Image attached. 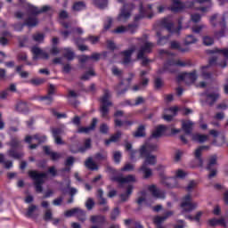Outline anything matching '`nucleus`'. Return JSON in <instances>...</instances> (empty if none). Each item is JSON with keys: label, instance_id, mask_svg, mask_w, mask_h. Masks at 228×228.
I'll return each mask as SVG.
<instances>
[{"label": "nucleus", "instance_id": "f257e3e1", "mask_svg": "<svg viewBox=\"0 0 228 228\" xmlns=\"http://www.w3.org/2000/svg\"><path fill=\"white\" fill-rule=\"evenodd\" d=\"M167 131V126L160 125L156 127L152 132L151 138L147 141L139 150L141 158H145L144 162L139 172H142L144 179H149L152 175V169H151L147 165H156L158 159L156 155H151V152H156L158 151V143L151 142V138H161L165 132Z\"/></svg>", "mask_w": 228, "mask_h": 228}, {"label": "nucleus", "instance_id": "f03ea898", "mask_svg": "<svg viewBox=\"0 0 228 228\" xmlns=\"http://www.w3.org/2000/svg\"><path fill=\"white\" fill-rule=\"evenodd\" d=\"M173 1L172 6H170L169 10L173 12V13H177L179 12H183V10H185V8H195L197 4H204L205 3H208V6L207 7H200L197 8L201 13H206V12H208L209 8L213 6V3L211 0H192V1H187L184 4L181 3L179 0H171Z\"/></svg>", "mask_w": 228, "mask_h": 228}, {"label": "nucleus", "instance_id": "7ed1b4c3", "mask_svg": "<svg viewBox=\"0 0 228 228\" xmlns=\"http://www.w3.org/2000/svg\"><path fill=\"white\" fill-rule=\"evenodd\" d=\"M159 54L161 56L165 55L166 58H169V60L164 64L162 69H159L158 74H163L164 72H175V69H177V67H186V64L182 61H174L173 53L165 50H160Z\"/></svg>", "mask_w": 228, "mask_h": 228}, {"label": "nucleus", "instance_id": "20e7f679", "mask_svg": "<svg viewBox=\"0 0 228 228\" xmlns=\"http://www.w3.org/2000/svg\"><path fill=\"white\" fill-rule=\"evenodd\" d=\"M137 44L142 45L137 53V60H142V66L147 67L151 63V60L145 58V54L152 53L154 44L145 41V38L142 37L137 38Z\"/></svg>", "mask_w": 228, "mask_h": 228}, {"label": "nucleus", "instance_id": "39448f33", "mask_svg": "<svg viewBox=\"0 0 228 228\" xmlns=\"http://www.w3.org/2000/svg\"><path fill=\"white\" fill-rule=\"evenodd\" d=\"M110 97H111V94H110V90H103V96L100 99L101 106H100V113L102 118H110L108 116L110 113V107L113 106V103L110 101Z\"/></svg>", "mask_w": 228, "mask_h": 228}, {"label": "nucleus", "instance_id": "423d86ee", "mask_svg": "<svg viewBox=\"0 0 228 228\" xmlns=\"http://www.w3.org/2000/svg\"><path fill=\"white\" fill-rule=\"evenodd\" d=\"M227 19L228 12H224L221 17H219L218 14H214L210 18V24H212V26H216V22H218L221 28V31L216 33V37H217V38H222V37H225V28H227L225 20H227Z\"/></svg>", "mask_w": 228, "mask_h": 228}, {"label": "nucleus", "instance_id": "0eeeda50", "mask_svg": "<svg viewBox=\"0 0 228 228\" xmlns=\"http://www.w3.org/2000/svg\"><path fill=\"white\" fill-rule=\"evenodd\" d=\"M28 177H31V179L34 181V185L36 188V191L37 193H42L44 189L42 188V184H44L45 177H47L46 173H38L35 170L28 171Z\"/></svg>", "mask_w": 228, "mask_h": 228}, {"label": "nucleus", "instance_id": "6e6552de", "mask_svg": "<svg viewBox=\"0 0 228 228\" xmlns=\"http://www.w3.org/2000/svg\"><path fill=\"white\" fill-rule=\"evenodd\" d=\"M178 24L179 26L177 28L174 27V22H172V18L167 17V18H164L161 21H160V26L162 28H165L168 30L169 33L175 34L179 36L181 33V29H183L182 27V22L181 20H178Z\"/></svg>", "mask_w": 228, "mask_h": 228}, {"label": "nucleus", "instance_id": "1a4fd4ad", "mask_svg": "<svg viewBox=\"0 0 228 228\" xmlns=\"http://www.w3.org/2000/svg\"><path fill=\"white\" fill-rule=\"evenodd\" d=\"M10 145L11 150L8 151V155L14 159H20L24 153L22 151H15L16 149H20V141L17 138H12L11 142L8 143Z\"/></svg>", "mask_w": 228, "mask_h": 228}, {"label": "nucleus", "instance_id": "9d476101", "mask_svg": "<svg viewBox=\"0 0 228 228\" xmlns=\"http://www.w3.org/2000/svg\"><path fill=\"white\" fill-rule=\"evenodd\" d=\"M145 17H147V19H152V17H154L152 4L143 5V4L140 2L139 14L135 16L134 20H140V19H143Z\"/></svg>", "mask_w": 228, "mask_h": 228}, {"label": "nucleus", "instance_id": "9b49d317", "mask_svg": "<svg viewBox=\"0 0 228 228\" xmlns=\"http://www.w3.org/2000/svg\"><path fill=\"white\" fill-rule=\"evenodd\" d=\"M220 98V93L218 91L211 92V91H206L205 93L201 94V102L204 104V101L208 106H213L215 104L216 101H218Z\"/></svg>", "mask_w": 228, "mask_h": 228}, {"label": "nucleus", "instance_id": "f8f14e48", "mask_svg": "<svg viewBox=\"0 0 228 228\" xmlns=\"http://www.w3.org/2000/svg\"><path fill=\"white\" fill-rule=\"evenodd\" d=\"M134 9V4H125L118 16V22H126L131 17V12Z\"/></svg>", "mask_w": 228, "mask_h": 228}, {"label": "nucleus", "instance_id": "ddd939ff", "mask_svg": "<svg viewBox=\"0 0 228 228\" xmlns=\"http://www.w3.org/2000/svg\"><path fill=\"white\" fill-rule=\"evenodd\" d=\"M111 181L114 183H118L120 188H124V184H130V183H135L136 182V176L134 175H128L127 176H112L110 178Z\"/></svg>", "mask_w": 228, "mask_h": 228}, {"label": "nucleus", "instance_id": "4468645a", "mask_svg": "<svg viewBox=\"0 0 228 228\" xmlns=\"http://www.w3.org/2000/svg\"><path fill=\"white\" fill-rule=\"evenodd\" d=\"M182 212L183 213H191V211H193V209L197 208V203L191 202V195L187 194L182 201L181 204Z\"/></svg>", "mask_w": 228, "mask_h": 228}, {"label": "nucleus", "instance_id": "2eb2a0df", "mask_svg": "<svg viewBox=\"0 0 228 228\" xmlns=\"http://www.w3.org/2000/svg\"><path fill=\"white\" fill-rule=\"evenodd\" d=\"M175 177L165 178V175H161V178L163 179L162 183L167 186V188H179L178 185H172V183H168L167 181H175V179H184L186 177V173L182 169H178L175 172Z\"/></svg>", "mask_w": 228, "mask_h": 228}, {"label": "nucleus", "instance_id": "dca6fc26", "mask_svg": "<svg viewBox=\"0 0 228 228\" xmlns=\"http://www.w3.org/2000/svg\"><path fill=\"white\" fill-rule=\"evenodd\" d=\"M178 83L181 81H184L185 85H192L195 81H197V71L194 70L191 73H183L177 77Z\"/></svg>", "mask_w": 228, "mask_h": 228}, {"label": "nucleus", "instance_id": "f3484780", "mask_svg": "<svg viewBox=\"0 0 228 228\" xmlns=\"http://www.w3.org/2000/svg\"><path fill=\"white\" fill-rule=\"evenodd\" d=\"M33 140H36L37 142V144L35 143V144L29 145L28 149H30V150L37 149V147H38V145H40V143H44V142H46L47 136L40 135V134H35L34 136L28 135L25 138L26 143H31V142H33Z\"/></svg>", "mask_w": 228, "mask_h": 228}, {"label": "nucleus", "instance_id": "a211bd4d", "mask_svg": "<svg viewBox=\"0 0 228 228\" xmlns=\"http://www.w3.org/2000/svg\"><path fill=\"white\" fill-rule=\"evenodd\" d=\"M38 24V19H37V16H29L28 19H27L26 22L17 23L14 25L15 31H20L21 29H24V26H28V28H35Z\"/></svg>", "mask_w": 228, "mask_h": 228}, {"label": "nucleus", "instance_id": "6ab92c4d", "mask_svg": "<svg viewBox=\"0 0 228 228\" xmlns=\"http://www.w3.org/2000/svg\"><path fill=\"white\" fill-rule=\"evenodd\" d=\"M33 53V60H49V53L40 49L38 46L31 48Z\"/></svg>", "mask_w": 228, "mask_h": 228}, {"label": "nucleus", "instance_id": "aec40b11", "mask_svg": "<svg viewBox=\"0 0 228 228\" xmlns=\"http://www.w3.org/2000/svg\"><path fill=\"white\" fill-rule=\"evenodd\" d=\"M215 53H218V54H223L224 56V60L223 61V62L219 63V67H222V69H225V67H227V60H228V49L224 48V49H218L216 48L215 50H210L208 52V54H215Z\"/></svg>", "mask_w": 228, "mask_h": 228}, {"label": "nucleus", "instance_id": "412c9836", "mask_svg": "<svg viewBox=\"0 0 228 228\" xmlns=\"http://www.w3.org/2000/svg\"><path fill=\"white\" fill-rule=\"evenodd\" d=\"M136 29H138V25L129 24L127 27H124V26L118 27L116 29L112 30V33H116L118 35L126 33V31H129L130 33H136Z\"/></svg>", "mask_w": 228, "mask_h": 228}, {"label": "nucleus", "instance_id": "4be33fe9", "mask_svg": "<svg viewBox=\"0 0 228 228\" xmlns=\"http://www.w3.org/2000/svg\"><path fill=\"white\" fill-rule=\"evenodd\" d=\"M146 74H149V71L143 70L141 72V82L139 83V85L134 86L132 88L133 92H138L139 90H143V88H145L149 85V78L143 77Z\"/></svg>", "mask_w": 228, "mask_h": 228}, {"label": "nucleus", "instance_id": "5701e85b", "mask_svg": "<svg viewBox=\"0 0 228 228\" xmlns=\"http://www.w3.org/2000/svg\"><path fill=\"white\" fill-rule=\"evenodd\" d=\"M134 51H136V46L133 45L128 50L121 53L123 56V65H129V63H131V56Z\"/></svg>", "mask_w": 228, "mask_h": 228}, {"label": "nucleus", "instance_id": "b1692460", "mask_svg": "<svg viewBox=\"0 0 228 228\" xmlns=\"http://www.w3.org/2000/svg\"><path fill=\"white\" fill-rule=\"evenodd\" d=\"M101 60L100 53H93L92 56L82 55L79 57L80 63H90L91 61H99Z\"/></svg>", "mask_w": 228, "mask_h": 228}, {"label": "nucleus", "instance_id": "393cba45", "mask_svg": "<svg viewBox=\"0 0 228 228\" xmlns=\"http://www.w3.org/2000/svg\"><path fill=\"white\" fill-rule=\"evenodd\" d=\"M148 190L155 199H165V191L157 189L156 185H150Z\"/></svg>", "mask_w": 228, "mask_h": 228}, {"label": "nucleus", "instance_id": "a878e982", "mask_svg": "<svg viewBox=\"0 0 228 228\" xmlns=\"http://www.w3.org/2000/svg\"><path fill=\"white\" fill-rule=\"evenodd\" d=\"M209 149V146H200L194 152V156L199 162V167L204 165V160L202 159V151Z\"/></svg>", "mask_w": 228, "mask_h": 228}, {"label": "nucleus", "instance_id": "bb28decb", "mask_svg": "<svg viewBox=\"0 0 228 228\" xmlns=\"http://www.w3.org/2000/svg\"><path fill=\"white\" fill-rule=\"evenodd\" d=\"M43 151L46 156H50L53 161H58L60 158H61V154L54 151H51V148L49 146L43 147Z\"/></svg>", "mask_w": 228, "mask_h": 228}, {"label": "nucleus", "instance_id": "cd10ccee", "mask_svg": "<svg viewBox=\"0 0 228 228\" xmlns=\"http://www.w3.org/2000/svg\"><path fill=\"white\" fill-rule=\"evenodd\" d=\"M54 86L50 85L48 89V95L41 98V101H43L44 104H51V102H53V95L54 94Z\"/></svg>", "mask_w": 228, "mask_h": 228}, {"label": "nucleus", "instance_id": "c85d7f7f", "mask_svg": "<svg viewBox=\"0 0 228 228\" xmlns=\"http://www.w3.org/2000/svg\"><path fill=\"white\" fill-rule=\"evenodd\" d=\"M51 7L49 5H45L41 9H38V7H35L33 5L28 6V10L30 13L33 15H38V13H45V12H47L50 10Z\"/></svg>", "mask_w": 228, "mask_h": 228}, {"label": "nucleus", "instance_id": "c756f323", "mask_svg": "<svg viewBox=\"0 0 228 228\" xmlns=\"http://www.w3.org/2000/svg\"><path fill=\"white\" fill-rule=\"evenodd\" d=\"M172 215H174V213L172 211H169L167 212L166 215L163 216H157L154 217L153 223L155 224V225H161L162 223H164L167 218L172 216Z\"/></svg>", "mask_w": 228, "mask_h": 228}, {"label": "nucleus", "instance_id": "7c9ffc66", "mask_svg": "<svg viewBox=\"0 0 228 228\" xmlns=\"http://www.w3.org/2000/svg\"><path fill=\"white\" fill-rule=\"evenodd\" d=\"M92 148V140L91 139H86L84 142V146L79 147L77 151H74L72 150V148H70L71 152H86V151H88V149Z\"/></svg>", "mask_w": 228, "mask_h": 228}, {"label": "nucleus", "instance_id": "2f4dec72", "mask_svg": "<svg viewBox=\"0 0 228 228\" xmlns=\"http://www.w3.org/2000/svg\"><path fill=\"white\" fill-rule=\"evenodd\" d=\"M182 128L184 131L185 134H191V131H193V122L190 120L183 121Z\"/></svg>", "mask_w": 228, "mask_h": 228}, {"label": "nucleus", "instance_id": "473e14b6", "mask_svg": "<svg viewBox=\"0 0 228 228\" xmlns=\"http://www.w3.org/2000/svg\"><path fill=\"white\" fill-rule=\"evenodd\" d=\"M97 126V118H93L92 124L90 126L87 127H79L77 130V133H90V131H94V129H95V126Z\"/></svg>", "mask_w": 228, "mask_h": 228}, {"label": "nucleus", "instance_id": "72a5a7b5", "mask_svg": "<svg viewBox=\"0 0 228 228\" xmlns=\"http://www.w3.org/2000/svg\"><path fill=\"white\" fill-rule=\"evenodd\" d=\"M167 110L171 111V113H173V115H164L163 118L167 122H171L172 118H174V117H175L177 115V112L179 111V107H177V106L171 107Z\"/></svg>", "mask_w": 228, "mask_h": 228}, {"label": "nucleus", "instance_id": "f704fd0d", "mask_svg": "<svg viewBox=\"0 0 228 228\" xmlns=\"http://www.w3.org/2000/svg\"><path fill=\"white\" fill-rule=\"evenodd\" d=\"M208 225L211 227H216V225H223V227H227V224L225 223V219L221 218V219H209L208 220Z\"/></svg>", "mask_w": 228, "mask_h": 228}, {"label": "nucleus", "instance_id": "c9c22d12", "mask_svg": "<svg viewBox=\"0 0 228 228\" xmlns=\"http://www.w3.org/2000/svg\"><path fill=\"white\" fill-rule=\"evenodd\" d=\"M85 166L86 167V168H88L89 170H99V166H97V164L95 163V161H94V159L92 157H89L86 162H85Z\"/></svg>", "mask_w": 228, "mask_h": 228}, {"label": "nucleus", "instance_id": "e433bc0d", "mask_svg": "<svg viewBox=\"0 0 228 228\" xmlns=\"http://www.w3.org/2000/svg\"><path fill=\"white\" fill-rule=\"evenodd\" d=\"M90 220L92 224L103 225L104 222H106V217H104V216H92Z\"/></svg>", "mask_w": 228, "mask_h": 228}, {"label": "nucleus", "instance_id": "4c0bfd02", "mask_svg": "<svg viewBox=\"0 0 228 228\" xmlns=\"http://www.w3.org/2000/svg\"><path fill=\"white\" fill-rule=\"evenodd\" d=\"M170 48L176 49L177 51H180V53H188V51H190L189 48L181 47V44H179V42H177V41H172Z\"/></svg>", "mask_w": 228, "mask_h": 228}, {"label": "nucleus", "instance_id": "58836bf2", "mask_svg": "<svg viewBox=\"0 0 228 228\" xmlns=\"http://www.w3.org/2000/svg\"><path fill=\"white\" fill-rule=\"evenodd\" d=\"M75 216L80 221V222H85L86 220V213L85 210L77 208V211L75 212Z\"/></svg>", "mask_w": 228, "mask_h": 228}, {"label": "nucleus", "instance_id": "ea45409f", "mask_svg": "<svg viewBox=\"0 0 228 228\" xmlns=\"http://www.w3.org/2000/svg\"><path fill=\"white\" fill-rule=\"evenodd\" d=\"M157 37H159L157 41L158 45H165V44H168V40H170V36L161 37V32H157Z\"/></svg>", "mask_w": 228, "mask_h": 228}, {"label": "nucleus", "instance_id": "a19ab883", "mask_svg": "<svg viewBox=\"0 0 228 228\" xmlns=\"http://www.w3.org/2000/svg\"><path fill=\"white\" fill-rule=\"evenodd\" d=\"M192 140L198 142V143H204V142H208V135L196 134L192 135Z\"/></svg>", "mask_w": 228, "mask_h": 228}, {"label": "nucleus", "instance_id": "79ce46f5", "mask_svg": "<svg viewBox=\"0 0 228 228\" xmlns=\"http://www.w3.org/2000/svg\"><path fill=\"white\" fill-rule=\"evenodd\" d=\"M1 163H3L4 168H6L7 170H10V168L13 167V162H12L11 160H5L4 155L3 153H0V165Z\"/></svg>", "mask_w": 228, "mask_h": 228}, {"label": "nucleus", "instance_id": "37998d69", "mask_svg": "<svg viewBox=\"0 0 228 228\" xmlns=\"http://www.w3.org/2000/svg\"><path fill=\"white\" fill-rule=\"evenodd\" d=\"M208 69H209V65L203 66L201 68V77H202V79H211L212 75H211V73H209L208 71Z\"/></svg>", "mask_w": 228, "mask_h": 228}, {"label": "nucleus", "instance_id": "c03bdc74", "mask_svg": "<svg viewBox=\"0 0 228 228\" xmlns=\"http://www.w3.org/2000/svg\"><path fill=\"white\" fill-rule=\"evenodd\" d=\"M131 193H133V185H128L126 188V193L121 194L120 199L123 202H126L127 199L131 196Z\"/></svg>", "mask_w": 228, "mask_h": 228}, {"label": "nucleus", "instance_id": "a18cd8bd", "mask_svg": "<svg viewBox=\"0 0 228 228\" xmlns=\"http://www.w3.org/2000/svg\"><path fill=\"white\" fill-rule=\"evenodd\" d=\"M86 8V4L85 2L80 1V2H76L73 4V10L75 12H81V10H85Z\"/></svg>", "mask_w": 228, "mask_h": 228}, {"label": "nucleus", "instance_id": "49530a36", "mask_svg": "<svg viewBox=\"0 0 228 228\" xmlns=\"http://www.w3.org/2000/svg\"><path fill=\"white\" fill-rule=\"evenodd\" d=\"M122 136V132L118 131L114 135L105 141V145H110L111 142H118V139Z\"/></svg>", "mask_w": 228, "mask_h": 228}, {"label": "nucleus", "instance_id": "de8ad7c7", "mask_svg": "<svg viewBox=\"0 0 228 228\" xmlns=\"http://www.w3.org/2000/svg\"><path fill=\"white\" fill-rule=\"evenodd\" d=\"M86 40V39H83V38L74 39V42L76 45H77L79 51H88V46L85 45H79V44H83V42H85Z\"/></svg>", "mask_w": 228, "mask_h": 228}, {"label": "nucleus", "instance_id": "09e8293b", "mask_svg": "<svg viewBox=\"0 0 228 228\" xmlns=\"http://www.w3.org/2000/svg\"><path fill=\"white\" fill-rule=\"evenodd\" d=\"M134 136L135 138H142V136H145V126L143 125H141L137 131L134 134Z\"/></svg>", "mask_w": 228, "mask_h": 228}, {"label": "nucleus", "instance_id": "8fccbe9b", "mask_svg": "<svg viewBox=\"0 0 228 228\" xmlns=\"http://www.w3.org/2000/svg\"><path fill=\"white\" fill-rule=\"evenodd\" d=\"M94 6H97V8L102 10L108 6V0H94Z\"/></svg>", "mask_w": 228, "mask_h": 228}, {"label": "nucleus", "instance_id": "3c124183", "mask_svg": "<svg viewBox=\"0 0 228 228\" xmlns=\"http://www.w3.org/2000/svg\"><path fill=\"white\" fill-rule=\"evenodd\" d=\"M32 38L35 42H37V44H42V42H44V38H45V35L42 33H36L32 36Z\"/></svg>", "mask_w": 228, "mask_h": 228}, {"label": "nucleus", "instance_id": "603ef678", "mask_svg": "<svg viewBox=\"0 0 228 228\" xmlns=\"http://www.w3.org/2000/svg\"><path fill=\"white\" fill-rule=\"evenodd\" d=\"M64 58H67V60H74V52L70 48H64Z\"/></svg>", "mask_w": 228, "mask_h": 228}, {"label": "nucleus", "instance_id": "864d4df0", "mask_svg": "<svg viewBox=\"0 0 228 228\" xmlns=\"http://www.w3.org/2000/svg\"><path fill=\"white\" fill-rule=\"evenodd\" d=\"M102 195H104V191H102V189H99L98 191H97V197H98V199H100L99 200V204L101 206H104V204H106V202H107L106 199H104L102 197Z\"/></svg>", "mask_w": 228, "mask_h": 228}, {"label": "nucleus", "instance_id": "5fc2aeb1", "mask_svg": "<svg viewBox=\"0 0 228 228\" xmlns=\"http://www.w3.org/2000/svg\"><path fill=\"white\" fill-rule=\"evenodd\" d=\"M23 67L24 66L22 65L16 67V72L20 73V76L22 77V79H26V77L29 76V73L28 71H22Z\"/></svg>", "mask_w": 228, "mask_h": 228}, {"label": "nucleus", "instance_id": "6e6d98bb", "mask_svg": "<svg viewBox=\"0 0 228 228\" xmlns=\"http://www.w3.org/2000/svg\"><path fill=\"white\" fill-rule=\"evenodd\" d=\"M115 126L116 127H122V126H133L132 121H122L120 119H115Z\"/></svg>", "mask_w": 228, "mask_h": 228}, {"label": "nucleus", "instance_id": "4d7b16f0", "mask_svg": "<svg viewBox=\"0 0 228 228\" xmlns=\"http://www.w3.org/2000/svg\"><path fill=\"white\" fill-rule=\"evenodd\" d=\"M185 45H191V44H197V38L193 35H189L185 38Z\"/></svg>", "mask_w": 228, "mask_h": 228}, {"label": "nucleus", "instance_id": "13d9d810", "mask_svg": "<svg viewBox=\"0 0 228 228\" xmlns=\"http://www.w3.org/2000/svg\"><path fill=\"white\" fill-rule=\"evenodd\" d=\"M35 211H37V206L31 205L26 213V216H28V218H35V216L33 215Z\"/></svg>", "mask_w": 228, "mask_h": 228}, {"label": "nucleus", "instance_id": "bf43d9fd", "mask_svg": "<svg viewBox=\"0 0 228 228\" xmlns=\"http://www.w3.org/2000/svg\"><path fill=\"white\" fill-rule=\"evenodd\" d=\"M94 206H95V202L92 198H89L86 202V208L88 211H92V209H94Z\"/></svg>", "mask_w": 228, "mask_h": 228}, {"label": "nucleus", "instance_id": "052dcab7", "mask_svg": "<svg viewBox=\"0 0 228 228\" xmlns=\"http://www.w3.org/2000/svg\"><path fill=\"white\" fill-rule=\"evenodd\" d=\"M203 44L204 45H213V44H215V39H213L211 37H204Z\"/></svg>", "mask_w": 228, "mask_h": 228}, {"label": "nucleus", "instance_id": "680f3d73", "mask_svg": "<svg viewBox=\"0 0 228 228\" xmlns=\"http://www.w3.org/2000/svg\"><path fill=\"white\" fill-rule=\"evenodd\" d=\"M197 186V182H195L194 180H191L189 182V184L187 185V187L185 188L186 191H192L193 188H196Z\"/></svg>", "mask_w": 228, "mask_h": 228}, {"label": "nucleus", "instance_id": "e2e57ef3", "mask_svg": "<svg viewBox=\"0 0 228 228\" xmlns=\"http://www.w3.org/2000/svg\"><path fill=\"white\" fill-rule=\"evenodd\" d=\"M51 113L52 115H53V117H56V118H67V114L65 113L60 114L54 109L51 110Z\"/></svg>", "mask_w": 228, "mask_h": 228}, {"label": "nucleus", "instance_id": "0e129e2a", "mask_svg": "<svg viewBox=\"0 0 228 228\" xmlns=\"http://www.w3.org/2000/svg\"><path fill=\"white\" fill-rule=\"evenodd\" d=\"M106 158H108V155L106 153H97L94 156V159L95 161H103V159H106Z\"/></svg>", "mask_w": 228, "mask_h": 228}, {"label": "nucleus", "instance_id": "69168bd1", "mask_svg": "<svg viewBox=\"0 0 228 228\" xmlns=\"http://www.w3.org/2000/svg\"><path fill=\"white\" fill-rule=\"evenodd\" d=\"M216 163V156H212L209 159V163L207 167V170H211V168H213Z\"/></svg>", "mask_w": 228, "mask_h": 228}, {"label": "nucleus", "instance_id": "338daca9", "mask_svg": "<svg viewBox=\"0 0 228 228\" xmlns=\"http://www.w3.org/2000/svg\"><path fill=\"white\" fill-rule=\"evenodd\" d=\"M200 19H202V16L199 13H193L191 15V20L192 22H200Z\"/></svg>", "mask_w": 228, "mask_h": 228}, {"label": "nucleus", "instance_id": "774afa93", "mask_svg": "<svg viewBox=\"0 0 228 228\" xmlns=\"http://www.w3.org/2000/svg\"><path fill=\"white\" fill-rule=\"evenodd\" d=\"M111 70L114 76H117L118 77H122V70L118 69V68L114 66Z\"/></svg>", "mask_w": 228, "mask_h": 228}]
</instances>
